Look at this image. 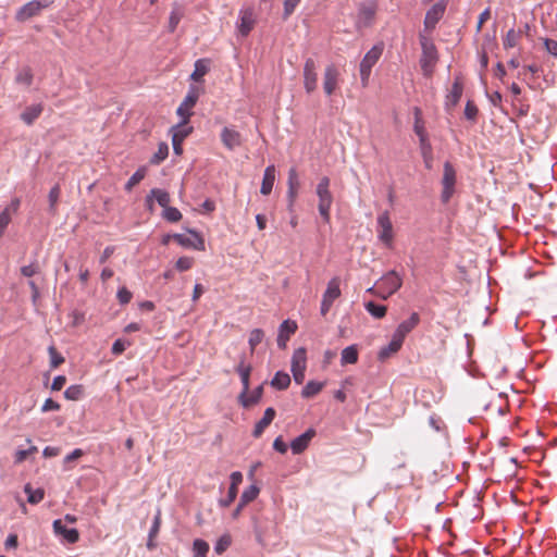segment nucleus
<instances>
[{
  "label": "nucleus",
  "instance_id": "nucleus-23",
  "mask_svg": "<svg viewBox=\"0 0 557 557\" xmlns=\"http://www.w3.org/2000/svg\"><path fill=\"white\" fill-rule=\"evenodd\" d=\"M297 325L295 322H290L289 320H285L281 323L277 335V346L281 349L286 348L287 341L290 335L295 333Z\"/></svg>",
  "mask_w": 557,
  "mask_h": 557
},
{
  "label": "nucleus",
  "instance_id": "nucleus-15",
  "mask_svg": "<svg viewBox=\"0 0 557 557\" xmlns=\"http://www.w3.org/2000/svg\"><path fill=\"white\" fill-rule=\"evenodd\" d=\"M174 240L185 248H193L195 250H205V242L195 231H189V235L174 234Z\"/></svg>",
  "mask_w": 557,
  "mask_h": 557
},
{
  "label": "nucleus",
  "instance_id": "nucleus-36",
  "mask_svg": "<svg viewBox=\"0 0 557 557\" xmlns=\"http://www.w3.org/2000/svg\"><path fill=\"white\" fill-rule=\"evenodd\" d=\"M262 393H263V386L260 385L257 388H255L249 396L247 394V395H245L244 398H239V401L243 407H245V408L250 407V406L257 404L261 399Z\"/></svg>",
  "mask_w": 557,
  "mask_h": 557
},
{
  "label": "nucleus",
  "instance_id": "nucleus-20",
  "mask_svg": "<svg viewBox=\"0 0 557 557\" xmlns=\"http://www.w3.org/2000/svg\"><path fill=\"white\" fill-rule=\"evenodd\" d=\"M235 370L238 373L240 381H242V385H243V389H242V393L239 394L238 398H244L245 395H247L249 392V379H250V373L252 370L250 364L245 363L244 355H242L239 357V363L237 364Z\"/></svg>",
  "mask_w": 557,
  "mask_h": 557
},
{
  "label": "nucleus",
  "instance_id": "nucleus-43",
  "mask_svg": "<svg viewBox=\"0 0 557 557\" xmlns=\"http://www.w3.org/2000/svg\"><path fill=\"white\" fill-rule=\"evenodd\" d=\"M169 154V146L166 143L159 144L158 150L150 159V163L160 164L162 161L166 159Z\"/></svg>",
  "mask_w": 557,
  "mask_h": 557
},
{
  "label": "nucleus",
  "instance_id": "nucleus-48",
  "mask_svg": "<svg viewBox=\"0 0 557 557\" xmlns=\"http://www.w3.org/2000/svg\"><path fill=\"white\" fill-rule=\"evenodd\" d=\"M16 83L29 86L33 83V73L29 67L21 69L15 77Z\"/></svg>",
  "mask_w": 557,
  "mask_h": 557
},
{
  "label": "nucleus",
  "instance_id": "nucleus-12",
  "mask_svg": "<svg viewBox=\"0 0 557 557\" xmlns=\"http://www.w3.org/2000/svg\"><path fill=\"white\" fill-rule=\"evenodd\" d=\"M377 237L381 242H383L387 247L392 245L393 240V224L389 219V214L387 211L379 214L377 219Z\"/></svg>",
  "mask_w": 557,
  "mask_h": 557
},
{
  "label": "nucleus",
  "instance_id": "nucleus-14",
  "mask_svg": "<svg viewBox=\"0 0 557 557\" xmlns=\"http://www.w3.org/2000/svg\"><path fill=\"white\" fill-rule=\"evenodd\" d=\"M339 81V71L334 64H329L323 73V90L326 96H332Z\"/></svg>",
  "mask_w": 557,
  "mask_h": 557
},
{
  "label": "nucleus",
  "instance_id": "nucleus-18",
  "mask_svg": "<svg viewBox=\"0 0 557 557\" xmlns=\"http://www.w3.org/2000/svg\"><path fill=\"white\" fill-rule=\"evenodd\" d=\"M314 435H315L314 429L310 428L305 433L295 437L290 442L292 453L294 455H299V454L304 453L308 448V446H309L311 440L314 437Z\"/></svg>",
  "mask_w": 557,
  "mask_h": 557
},
{
  "label": "nucleus",
  "instance_id": "nucleus-4",
  "mask_svg": "<svg viewBox=\"0 0 557 557\" xmlns=\"http://www.w3.org/2000/svg\"><path fill=\"white\" fill-rule=\"evenodd\" d=\"M383 52L382 45H374L360 62V78L363 87L368 85L372 67L379 61Z\"/></svg>",
  "mask_w": 557,
  "mask_h": 557
},
{
  "label": "nucleus",
  "instance_id": "nucleus-34",
  "mask_svg": "<svg viewBox=\"0 0 557 557\" xmlns=\"http://www.w3.org/2000/svg\"><path fill=\"white\" fill-rule=\"evenodd\" d=\"M209 66L207 60L199 59L195 62L194 72L190 74V79L194 82H200L202 77L208 73Z\"/></svg>",
  "mask_w": 557,
  "mask_h": 557
},
{
  "label": "nucleus",
  "instance_id": "nucleus-31",
  "mask_svg": "<svg viewBox=\"0 0 557 557\" xmlns=\"http://www.w3.org/2000/svg\"><path fill=\"white\" fill-rule=\"evenodd\" d=\"M290 384V377L288 373L283 371H277L273 379L271 380V386L278 389L284 391L286 389Z\"/></svg>",
  "mask_w": 557,
  "mask_h": 557
},
{
  "label": "nucleus",
  "instance_id": "nucleus-8",
  "mask_svg": "<svg viewBox=\"0 0 557 557\" xmlns=\"http://www.w3.org/2000/svg\"><path fill=\"white\" fill-rule=\"evenodd\" d=\"M256 24V16L253 8L246 7L239 10L238 21L236 23L237 33L240 37H247L253 29Z\"/></svg>",
  "mask_w": 557,
  "mask_h": 557
},
{
  "label": "nucleus",
  "instance_id": "nucleus-11",
  "mask_svg": "<svg viewBox=\"0 0 557 557\" xmlns=\"http://www.w3.org/2000/svg\"><path fill=\"white\" fill-rule=\"evenodd\" d=\"M422 46V57L420 59V64L425 74L432 71V67L435 65L437 61V52L436 48L432 42H429L425 38L421 40Z\"/></svg>",
  "mask_w": 557,
  "mask_h": 557
},
{
  "label": "nucleus",
  "instance_id": "nucleus-58",
  "mask_svg": "<svg viewBox=\"0 0 557 557\" xmlns=\"http://www.w3.org/2000/svg\"><path fill=\"white\" fill-rule=\"evenodd\" d=\"M300 0H284V18L293 14Z\"/></svg>",
  "mask_w": 557,
  "mask_h": 557
},
{
  "label": "nucleus",
  "instance_id": "nucleus-37",
  "mask_svg": "<svg viewBox=\"0 0 557 557\" xmlns=\"http://www.w3.org/2000/svg\"><path fill=\"white\" fill-rule=\"evenodd\" d=\"M413 131L416 135L419 137V141H422V138H429L423 125V121L421 119V110L417 107L414 108Z\"/></svg>",
  "mask_w": 557,
  "mask_h": 557
},
{
  "label": "nucleus",
  "instance_id": "nucleus-22",
  "mask_svg": "<svg viewBox=\"0 0 557 557\" xmlns=\"http://www.w3.org/2000/svg\"><path fill=\"white\" fill-rule=\"evenodd\" d=\"M221 140L228 150H234L242 145L240 134L231 127H224L222 129Z\"/></svg>",
  "mask_w": 557,
  "mask_h": 557
},
{
  "label": "nucleus",
  "instance_id": "nucleus-61",
  "mask_svg": "<svg viewBox=\"0 0 557 557\" xmlns=\"http://www.w3.org/2000/svg\"><path fill=\"white\" fill-rule=\"evenodd\" d=\"M287 185H288V187H295V188L299 187L298 175H297V171L295 168H292L288 171Z\"/></svg>",
  "mask_w": 557,
  "mask_h": 557
},
{
  "label": "nucleus",
  "instance_id": "nucleus-52",
  "mask_svg": "<svg viewBox=\"0 0 557 557\" xmlns=\"http://www.w3.org/2000/svg\"><path fill=\"white\" fill-rule=\"evenodd\" d=\"M237 496V488L230 486L225 498L219 500L221 507H228Z\"/></svg>",
  "mask_w": 557,
  "mask_h": 557
},
{
  "label": "nucleus",
  "instance_id": "nucleus-6",
  "mask_svg": "<svg viewBox=\"0 0 557 557\" xmlns=\"http://www.w3.org/2000/svg\"><path fill=\"white\" fill-rule=\"evenodd\" d=\"M200 96V88L190 85L187 91V95L185 96L182 103L178 106L176 110V114L181 117V122L183 124H187L189 121V117L191 115V109L197 103Z\"/></svg>",
  "mask_w": 557,
  "mask_h": 557
},
{
  "label": "nucleus",
  "instance_id": "nucleus-62",
  "mask_svg": "<svg viewBox=\"0 0 557 557\" xmlns=\"http://www.w3.org/2000/svg\"><path fill=\"white\" fill-rule=\"evenodd\" d=\"M38 265L35 264V263H30L28 265H24L21 268V273L22 275L26 276V277H32L33 275H35L36 273H38Z\"/></svg>",
  "mask_w": 557,
  "mask_h": 557
},
{
  "label": "nucleus",
  "instance_id": "nucleus-25",
  "mask_svg": "<svg viewBox=\"0 0 557 557\" xmlns=\"http://www.w3.org/2000/svg\"><path fill=\"white\" fill-rule=\"evenodd\" d=\"M404 341L398 337L395 333H393L391 342L382 347L379 351V359L385 360L389 358L392 355L396 354L403 346Z\"/></svg>",
  "mask_w": 557,
  "mask_h": 557
},
{
  "label": "nucleus",
  "instance_id": "nucleus-9",
  "mask_svg": "<svg viewBox=\"0 0 557 557\" xmlns=\"http://www.w3.org/2000/svg\"><path fill=\"white\" fill-rule=\"evenodd\" d=\"M341 296L339 280L333 277L329 281L327 287L322 296L320 312L322 315H326L330 311L333 302Z\"/></svg>",
  "mask_w": 557,
  "mask_h": 557
},
{
  "label": "nucleus",
  "instance_id": "nucleus-30",
  "mask_svg": "<svg viewBox=\"0 0 557 557\" xmlns=\"http://www.w3.org/2000/svg\"><path fill=\"white\" fill-rule=\"evenodd\" d=\"M183 17L184 10L178 4H174L172 11L170 12L168 30L173 33Z\"/></svg>",
  "mask_w": 557,
  "mask_h": 557
},
{
  "label": "nucleus",
  "instance_id": "nucleus-16",
  "mask_svg": "<svg viewBox=\"0 0 557 557\" xmlns=\"http://www.w3.org/2000/svg\"><path fill=\"white\" fill-rule=\"evenodd\" d=\"M448 0H441L433 4L426 12L424 17L425 28L433 29L438 21L443 17Z\"/></svg>",
  "mask_w": 557,
  "mask_h": 557
},
{
  "label": "nucleus",
  "instance_id": "nucleus-46",
  "mask_svg": "<svg viewBox=\"0 0 557 557\" xmlns=\"http://www.w3.org/2000/svg\"><path fill=\"white\" fill-rule=\"evenodd\" d=\"M150 194L156 198L159 206L163 207L164 209L170 207L169 203L171 199L170 195L166 191L159 188H153L151 189Z\"/></svg>",
  "mask_w": 557,
  "mask_h": 557
},
{
  "label": "nucleus",
  "instance_id": "nucleus-60",
  "mask_svg": "<svg viewBox=\"0 0 557 557\" xmlns=\"http://www.w3.org/2000/svg\"><path fill=\"white\" fill-rule=\"evenodd\" d=\"M128 345H129V343L119 338L113 343L111 351L113 355H116V356L121 355L126 349V346H128Z\"/></svg>",
  "mask_w": 557,
  "mask_h": 557
},
{
  "label": "nucleus",
  "instance_id": "nucleus-10",
  "mask_svg": "<svg viewBox=\"0 0 557 557\" xmlns=\"http://www.w3.org/2000/svg\"><path fill=\"white\" fill-rule=\"evenodd\" d=\"M307 367L306 349L300 347L296 349L292 357V373L294 381L301 384L305 381V371Z\"/></svg>",
  "mask_w": 557,
  "mask_h": 557
},
{
  "label": "nucleus",
  "instance_id": "nucleus-38",
  "mask_svg": "<svg viewBox=\"0 0 557 557\" xmlns=\"http://www.w3.org/2000/svg\"><path fill=\"white\" fill-rule=\"evenodd\" d=\"M462 95V85L459 82H454L449 94L447 95V104L456 106Z\"/></svg>",
  "mask_w": 557,
  "mask_h": 557
},
{
  "label": "nucleus",
  "instance_id": "nucleus-49",
  "mask_svg": "<svg viewBox=\"0 0 557 557\" xmlns=\"http://www.w3.org/2000/svg\"><path fill=\"white\" fill-rule=\"evenodd\" d=\"M146 175V169L145 168H139L129 178L128 181L126 182L125 184V189L126 190H132V188L134 186H136L140 181L144 180Z\"/></svg>",
  "mask_w": 557,
  "mask_h": 557
},
{
  "label": "nucleus",
  "instance_id": "nucleus-44",
  "mask_svg": "<svg viewBox=\"0 0 557 557\" xmlns=\"http://www.w3.org/2000/svg\"><path fill=\"white\" fill-rule=\"evenodd\" d=\"M60 194H61V189L58 184L54 185L49 191V195H48L49 212L52 214H54L57 211V203L59 201Z\"/></svg>",
  "mask_w": 557,
  "mask_h": 557
},
{
  "label": "nucleus",
  "instance_id": "nucleus-39",
  "mask_svg": "<svg viewBox=\"0 0 557 557\" xmlns=\"http://www.w3.org/2000/svg\"><path fill=\"white\" fill-rule=\"evenodd\" d=\"M209 549V544L201 539L193 542V557H207Z\"/></svg>",
  "mask_w": 557,
  "mask_h": 557
},
{
  "label": "nucleus",
  "instance_id": "nucleus-32",
  "mask_svg": "<svg viewBox=\"0 0 557 557\" xmlns=\"http://www.w3.org/2000/svg\"><path fill=\"white\" fill-rule=\"evenodd\" d=\"M324 387V383L323 382H319V381H309L302 388L301 391V397L302 398H311L313 396H315L317 394H319L322 388Z\"/></svg>",
  "mask_w": 557,
  "mask_h": 557
},
{
  "label": "nucleus",
  "instance_id": "nucleus-21",
  "mask_svg": "<svg viewBox=\"0 0 557 557\" xmlns=\"http://www.w3.org/2000/svg\"><path fill=\"white\" fill-rule=\"evenodd\" d=\"M53 531L57 535H62L66 543L74 544L79 540V533L76 529H67L60 519L53 521Z\"/></svg>",
  "mask_w": 557,
  "mask_h": 557
},
{
  "label": "nucleus",
  "instance_id": "nucleus-19",
  "mask_svg": "<svg viewBox=\"0 0 557 557\" xmlns=\"http://www.w3.org/2000/svg\"><path fill=\"white\" fill-rule=\"evenodd\" d=\"M20 206V198H14L11 200L10 205H8L4 210L0 212V238L3 236L5 228L10 224L12 215L18 211Z\"/></svg>",
  "mask_w": 557,
  "mask_h": 557
},
{
  "label": "nucleus",
  "instance_id": "nucleus-35",
  "mask_svg": "<svg viewBox=\"0 0 557 557\" xmlns=\"http://www.w3.org/2000/svg\"><path fill=\"white\" fill-rule=\"evenodd\" d=\"M358 361V349L355 345H350L343 349L341 362L342 364H355Z\"/></svg>",
  "mask_w": 557,
  "mask_h": 557
},
{
  "label": "nucleus",
  "instance_id": "nucleus-33",
  "mask_svg": "<svg viewBox=\"0 0 557 557\" xmlns=\"http://www.w3.org/2000/svg\"><path fill=\"white\" fill-rule=\"evenodd\" d=\"M24 492L27 494V502L32 505L39 504L45 497L42 488L34 490L29 483L24 486Z\"/></svg>",
  "mask_w": 557,
  "mask_h": 557
},
{
  "label": "nucleus",
  "instance_id": "nucleus-28",
  "mask_svg": "<svg viewBox=\"0 0 557 557\" xmlns=\"http://www.w3.org/2000/svg\"><path fill=\"white\" fill-rule=\"evenodd\" d=\"M275 182V168L274 165H268L263 173L260 193L262 195L271 194Z\"/></svg>",
  "mask_w": 557,
  "mask_h": 557
},
{
  "label": "nucleus",
  "instance_id": "nucleus-1",
  "mask_svg": "<svg viewBox=\"0 0 557 557\" xmlns=\"http://www.w3.org/2000/svg\"><path fill=\"white\" fill-rule=\"evenodd\" d=\"M331 181L327 176H323L315 188V194L318 196V210L325 223H329L331 220V207L333 203V195L330 190Z\"/></svg>",
  "mask_w": 557,
  "mask_h": 557
},
{
  "label": "nucleus",
  "instance_id": "nucleus-63",
  "mask_svg": "<svg viewBox=\"0 0 557 557\" xmlns=\"http://www.w3.org/2000/svg\"><path fill=\"white\" fill-rule=\"evenodd\" d=\"M60 409V405L51 398H47L41 407L42 412L57 411Z\"/></svg>",
  "mask_w": 557,
  "mask_h": 557
},
{
  "label": "nucleus",
  "instance_id": "nucleus-26",
  "mask_svg": "<svg viewBox=\"0 0 557 557\" xmlns=\"http://www.w3.org/2000/svg\"><path fill=\"white\" fill-rule=\"evenodd\" d=\"M275 418V410L272 407H269L264 410L263 417L256 423L255 429L252 431L253 437H260L268 428L273 419Z\"/></svg>",
  "mask_w": 557,
  "mask_h": 557
},
{
  "label": "nucleus",
  "instance_id": "nucleus-59",
  "mask_svg": "<svg viewBox=\"0 0 557 557\" xmlns=\"http://www.w3.org/2000/svg\"><path fill=\"white\" fill-rule=\"evenodd\" d=\"M230 544H231V540L228 536L220 537V540L216 542V544L214 546L215 553L222 554L223 552L226 550V548L230 546Z\"/></svg>",
  "mask_w": 557,
  "mask_h": 557
},
{
  "label": "nucleus",
  "instance_id": "nucleus-13",
  "mask_svg": "<svg viewBox=\"0 0 557 557\" xmlns=\"http://www.w3.org/2000/svg\"><path fill=\"white\" fill-rule=\"evenodd\" d=\"M317 64L313 59L308 58L304 65V88L307 91V94H311L317 89Z\"/></svg>",
  "mask_w": 557,
  "mask_h": 557
},
{
  "label": "nucleus",
  "instance_id": "nucleus-3",
  "mask_svg": "<svg viewBox=\"0 0 557 557\" xmlns=\"http://www.w3.org/2000/svg\"><path fill=\"white\" fill-rule=\"evenodd\" d=\"M377 5L374 1H366L358 4L355 26L358 32L373 25Z\"/></svg>",
  "mask_w": 557,
  "mask_h": 557
},
{
  "label": "nucleus",
  "instance_id": "nucleus-51",
  "mask_svg": "<svg viewBox=\"0 0 557 557\" xmlns=\"http://www.w3.org/2000/svg\"><path fill=\"white\" fill-rule=\"evenodd\" d=\"M50 355V366L51 368H58L61 363L64 362V358L55 350L53 346L48 348Z\"/></svg>",
  "mask_w": 557,
  "mask_h": 557
},
{
  "label": "nucleus",
  "instance_id": "nucleus-57",
  "mask_svg": "<svg viewBox=\"0 0 557 557\" xmlns=\"http://www.w3.org/2000/svg\"><path fill=\"white\" fill-rule=\"evenodd\" d=\"M478 115V108L472 101H468L465 108V116L467 120L474 121Z\"/></svg>",
  "mask_w": 557,
  "mask_h": 557
},
{
  "label": "nucleus",
  "instance_id": "nucleus-55",
  "mask_svg": "<svg viewBox=\"0 0 557 557\" xmlns=\"http://www.w3.org/2000/svg\"><path fill=\"white\" fill-rule=\"evenodd\" d=\"M161 525V511L158 510L156 516L153 517L152 524L149 530V537H156L160 531Z\"/></svg>",
  "mask_w": 557,
  "mask_h": 557
},
{
  "label": "nucleus",
  "instance_id": "nucleus-17",
  "mask_svg": "<svg viewBox=\"0 0 557 557\" xmlns=\"http://www.w3.org/2000/svg\"><path fill=\"white\" fill-rule=\"evenodd\" d=\"M173 135H172V146L173 150L176 154H181L183 152L182 144L184 139L190 134L191 127L187 124L178 123L173 126Z\"/></svg>",
  "mask_w": 557,
  "mask_h": 557
},
{
  "label": "nucleus",
  "instance_id": "nucleus-42",
  "mask_svg": "<svg viewBox=\"0 0 557 557\" xmlns=\"http://www.w3.org/2000/svg\"><path fill=\"white\" fill-rule=\"evenodd\" d=\"M366 310L374 318L382 319L385 317L387 308L383 305H377L373 301H369L364 305Z\"/></svg>",
  "mask_w": 557,
  "mask_h": 557
},
{
  "label": "nucleus",
  "instance_id": "nucleus-7",
  "mask_svg": "<svg viewBox=\"0 0 557 557\" xmlns=\"http://www.w3.org/2000/svg\"><path fill=\"white\" fill-rule=\"evenodd\" d=\"M456 185V170L449 161H446L443 166L442 177V193L441 200L443 203H447L455 193Z\"/></svg>",
  "mask_w": 557,
  "mask_h": 557
},
{
  "label": "nucleus",
  "instance_id": "nucleus-24",
  "mask_svg": "<svg viewBox=\"0 0 557 557\" xmlns=\"http://www.w3.org/2000/svg\"><path fill=\"white\" fill-rule=\"evenodd\" d=\"M419 322L420 315L417 312H412L409 319L403 321L394 333L405 341L406 336L419 324Z\"/></svg>",
  "mask_w": 557,
  "mask_h": 557
},
{
  "label": "nucleus",
  "instance_id": "nucleus-50",
  "mask_svg": "<svg viewBox=\"0 0 557 557\" xmlns=\"http://www.w3.org/2000/svg\"><path fill=\"white\" fill-rule=\"evenodd\" d=\"M162 216L169 222H178L182 219V213L177 208L168 207L163 210Z\"/></svg>",
  "mask_w": 557,
  "mask_h": 557
},
{
  "label": "nucleus",
  "instance_id": "nucleus-5",
  "mask_svg": "<svg viewBox=\"0 0 557 557\" xmlns=\"http://www.w3.org/2000/svg\"><path fill=\"white\" fill-rule=\"evenodd\" d=\"M53 3L54 0H32L17 10L15 20L17 22H26L39 15L42 10L50 8Z\"/></svg>",
  "mask_w": 557,
  "mask_h": 557
},
{
  "label": "nucleus",
  "instance_id": "nucleus-45",
  "mask_svg": "<svg viewBox=\"0 0 557 557\" xmlns=\"http://www.w3.org/2000/svg\"><path fill=\"white\" fill-rule=\"evenodd\" d=\"M259 492L260 490L257 485H249L247 488L244 490V492L240 495L242 503L249 504L250 502L255 500L259 495Z\"/></svg>",
  "mask_w": 557,
  "mask_h": 557
},
{
  "label": "nucleus",
  "instance_id": "nucleus-41",
  "mask_svg": "<svg viewBox=\"0 0 557 557\" xmlns=\"http://www.w3.org/2000/svg\"><path fill=\"white\" fill-rule=\"evenodd\" d=\"M83 396L84 386L79 384L70 385L64 392V397L69 400H79Z\"/></svg>",
  "mask_w": 557,
  "mask_h": 557
},
{
  "label": "nucleus",
  "instance_id": "nucleus-64",
  "mask_svg": "<svg viewBox=\"0 0 557 557\" xmlns=\"http://www.w3.org/2000/svg\"><path fill=\"white\" fill-rule=\"evenodd\" d=\"M544 46L548 53H550L554 57H557V41L556 40L545 39Z\"/></svg>",
  "mask_w": 557,
  "mask_h": 557
},
{
  "label": "nucleus",
  "instance_id": "nucleus-56",
  "mask_svg": "<svg viewBox=\"0 0 557 557\" xmlns=\"http://www.w3.org/2000/svg\"><path fill=\"white\" fill-rule=\"evenodd\" d=\"M297 190L298 188L295 187H288L287 188V210L293 213L294 212V205L297 197Z\"/></svg>",
  "mask_w": 557,
  "mask_h": 557
},
{
  "label": "nucleus",
  "instance_id": "nucleus-40",
  "mask_svg": "<svg viewBox=\"0 0 557 557\" xmlns=\"http://www.w3.org/2000/svg\"><path fill=\"white\" fill-rule=\"evenodd\" d=\"M522 35L521 30L516 32L513 28L509 29L503 40L505 49L513 48L518 45V41Z\"/></svg>",
  "mask_w": 557,
  "mask_h": 557
},
{
  "label": "nucleus",
  "instance_id": "nucleus-2",
  "mask_svg": "<svg viewBox=\"0 0 557 557\" xmlns=\"http://www.w3.org/2000/svg\"><path fill=\"white\" fill-rule=\"evenodd\" d=\"M376 296L387 299L395 294L403 285V276L395 270L385 273L376 283Z\"/></svg>",
  "mask_w": 557,
  "mask_h": 557
},
{
  "label": "nucleus",
  "instance_id": "nucleus-27",
  "mask_svg": "<svg viewBox=\"0 0 557 557\" xmlns=\"http://www.w3.org/2000/svg\"><path fill=\"white\" fill-rule=\"evenodd\" d=\"M44 106L41 103H35L25 108L21 114V120L26 125H32L42 113Z\"/></svg>",
  "mask_w": 557,
  "mask_h": 557
},
{
  "label": "nucleus",
  "instance_id": "nucleus-54",
  "mask_svg": "<svg viewBox=\"0 0 557 557\" xmlns=\"http://www.w3.org/2000/svg\"><path fill=\"white\" fill-rule=\"evenodd\" d=\"M194 259L190 257H181L177 259L175 267L178 271H187L193 267Z\"/></svg>",
  "mask_w": 557,
  "mask_h": 557
},
{
  "label": "nucleus",
  "instance_id": "nucleus-47",
  "mask_svg": "<svg viewBox=\"0 0 557 557\" xmlns=\"http://www.w3.org/2000/svg\"><path fill=\"white\" fill-rule=\"evenodd\" d=\"M264 333L261 329H253L250 332L248 344L250 346V352L252 354L256 347L262 342Z\"/></svg>",
  "mask_w": 557,
  "mask_h": 557
},
{
  "label": "nucleus",
  "instance_id": "nucleus-53",
  "mask_svg": "<svg viewBox=\"0 0 557 557\" xmlns=\"http://www.w3.org/2000/svg\"><path fill=\"white\" fill-rule=\"evenodd\" d=\"M117 300L121 305H127L132 300V293L125 287H120L116 293Z\"/></svg>",
  "mask_w": 557,
  "mask_h": 557
},
{
  "label": "nucleus",
  "instance_id": "nucleus-29",
  "mask_svg": "<svg viewBox=\"0 0 557 557\" xmlns=\"http://www.w3.org/2000/svg\"><path fill=\"white\" fill-rule=\"evenodd\" d=\"M420 152L423 159V163L425 169L431 170L433 168V148L429 140V138H422V141H419Z\"/></svg>",
  "mask_w": 557,
  "mask_h": 557
}]
</instances>
